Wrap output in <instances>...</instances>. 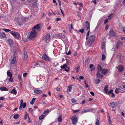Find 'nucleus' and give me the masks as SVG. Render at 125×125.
Returning <instances> with one entry per match:
<instances>
[{
    "instance_id": "nucleus-12",
    "label": "nucleus",
    "mask_w": 125,
    "mask_h": 125,
    "mask_svg": "<svg viewBox=\"0 0 125 125\" xmlns=\"http://www.w3.org/2000/svg\"><path fill=\"white\" fill-rule=\"evenodd\" d=\"M117 104L116 102H112L111 103L110 106L112 108H113L115 107L117 105Z\"/></svg>"
},
{
    "instance_id": "nucleus-5",
    "label": "nucleus",
    "mask_w": 125,
    "mask_h": 125,
    "mask_svg": "<svg viewBox=\"0 0 125 125\" xmlns=\"http://www.w3.org/2000/svg\"><path fill=\"white\" fill-rule=\"evenodd\" d=\"M95 39V37L94 35H92L90 37L88 40L89 43H92L94 41Z\"/></svg>"
},
{
    "instance_id": "nucleus-37",
    "label": "nucleus",
    "mask_w": 125,
    "mask_h": 125,
    "mask_svg": "<svg viewBox=\"0 0 125 125\" xmlns=\"http://www.w3.org/2000/svg\"><path fill=\"white\" fill-rule=\"evenodd\" d=\"M99 120L98 119H96V120L95 125H99Z\"/></svg>"
},
{
    "instance_id": "nucleus-35",
    "label": "nucleus",
    "mask_w": 125,
    "mask_h": 125,
    "mask_svg": "<svg viewBox=\"0 0 125 125\" xmlns=\"http://www.w3.org/2000/svg\"><path fill=\"white\" fill-rule=\"evenodd\" d=\"M45 115H42L39 116V118L40 120L42 119L44 117Z\"/></svg>"
},
{
    "instance_id": "nucleus-40",
    "label": "nucleus",
    "mask_w": 125,
    "mask_h": 125,
    "mask_svg": "<svg viewBox=\"0 0 125 125\" xmlns=\"http://www.w3.org/2000/svg\"><path fill=\"white\" fill-rule=\"evenodd\" d=\"M104 54H103L102 56V60H104L106 58Z\"/></svg>"
},
{
    "instance_id": "nucleus-28",
    "label": "nucleus",
    "mask_w": 125,
    "mask_h": 125,
    "mask_svg": "<svg viewBox=\"0 0 125 125\" xmlns=\"http://www.w3.org/2000/svg\"><path fill=\"white\" fill-rule=\"evenodd\" d=\"M36 99L35 98H34L32 99L30 102V103L31 104H33L34 103L35 100Z\"/></svg>"
},
{
    "instance_id": "nucleus-14",
    "label": "nucleus",
    "mask_w": 125,
    "mask_h": 125,
    "mask_svg": "<svg viewBox=\"0 0 125 125\" xmlns=\"http://www.w3.org/2000/svg\"><path fill=\"white\" fill-rule=\"evenodd\" d=\"M86 110L87 112H93L95 113V111L96 109H95L94 108H90L86 109Z\"/></svg>"
},
{
    "instance_id": "nucleus-53",
    "label": "nucleus",
    "mask_w": 125,
    "mask_h": 125,
    "mask_svg": "<svg viewBox=\"0 0 125 125\" xmlns=\"http://www.w3.org/2000/svg\"><path fill=\"white\" fill-rule=\"evenodd\" d=\"M79 110H73V113H75L77 112H78L79 111Z\"/></svg>"
},
{
    "instance_id": "nucleus-20",
    "label": "nucleus",
    "mask_w": 125,
    "mask_h": 125,
    "mask_svg": "<svg viewBox=\"0 0 125 125\" xmlns=\"http://www.w3.org/2000/svg\"><path fill=\"white\" fill-rule=\"evenodd\" d=\"M58 36L59 37H60V39L62 40V38H63V37H64V38H66V37L65 36L62 35V33H59L58 34Z\"/></svg>"
},
{
    "instance_id": "nucleus-29",
    "label": "nucleus",
    "mask_w": 125,
    "mask_h": 125,
    "mask_svg": "<svg viewBox=\"0 0 125 125\" xmlns=\"http://www.w3.org/2000/svg\"><path fill=\"white\" fill-rule=\"evenodd\" d=\"M67 65L66 64H63V65L61 66V68H63V69H65L67 67Z\"/></svg>"
},
{
    "instance_id": "nucleus-15",
    "label": "nucleus",
    "mask_w": 125,
    "mask_h": 125,
    "mask_svg": "<svg viewBox=\"0 0 125 125\" xmlns=\"http://www.w3.org/2000/svg\"><path fill=\"white\" fill-rule=\"evenodd\" d=\"M118 71L121 72L124 69V67L122 65H119L117 67Z\"/></svg>"
},
{
    "instance_id": "nucleus-41",
    "label": "nucleus",
    "mask_w": 125,
    "mask_h": 125,
    "mask_svg": "<svg viewBox=\"0 0 125 125\" xmlns=\"http://www.w3.org/2000/svg\"><path fill=\"white\" fill-rule=\"evenodd\" d=\"M22 107H23V108H25L26 106V103H24L23 104H21Z\"/></svg>"
},
{
    "instance_id": "nucleus-16",
    "label": "nucleus",
    "mask_w": 125,
    "mask_h": 125,
    "mask_svg": "<svg viewBox=\"0 0 125 125\" xmlns=\"http://www.w3.org/2000/svg\"><path fill=\"white\" fill-rule=\"evenodd\" d=\"M101 71L103 74H105L107 73L108 70L106 69H103Z\"/></svg>"
},
{
    "instance_id": "nucleus-18",
    "label": "nucleus",
    "mask_w": 125,
    "mask_h": 125,
    "mask_svg": "<svg viewBox=\"0 0 125 125\" xmlns=\"http://www.w3.org/2000/svg\"><path fill=\"white\" fill-rule=\"evenodd\" d=\"M96 75L98 77L102 78L103 77V75L100 74L99 72H97L96 73Z\"/></svg>"
},
{
    "instance_id": "nucleus-61",
    "label": "nucleus",
    "mask_w": 125,
    "mask_h": 125,
    "mask_svg": "<svg viewBox=\"0 0 125 125\" xmlns=\"http://www.w3.org/2000/svg\"><path fill=\"white\" fill-rule=\"evenodd\" d=\"M66 53L68 55H69L71 53V51L70 50H69L68 52H66Z\"/></svg>"
},
{
    "instance_id": "nucleus-49",
    "label": "nucleus",
    "mask_w": 125,
    "mask_h": 125,
    "mask_svg": "<svg viewBox=\"0 0 125 125\" xmlns=\"http://www.w3.org/2000/svg\"><path fill=\"white\" fill-rule=\"evenodd\" d=\"M18 79L19 80L21 81L22 79L21 76L20 75H19L18 76Z\"/></svg>"
},
{
    "instance_id": "nucleus-23",
    "label": "nucleus",
    "mask_w": 125,
    "mask_h": 125,
    "mask_svg": "<svg viewBox=\"0 0 125 125\" xmlns=\"http://www.w3.org/2000/svg\"><path fill=\"white\" fill-rule=\"evenodd\" d=\"M120 88H118L116 89L115 93L116 94H119L120 92Z\"/></svg>"
},
{
    "instance_id": "nucleus-38",
    "label": "nucleus",
    "mask_w": 125,
    "mask_h": 125,
    "mask_svg": "<svg viewBox=\"0 0 125 125\" xmlns=\"http://www.w3.org/2000/svg\"><path fill=\"white\" fill-rule=\"evenodd\" d=\"M72 88L71 85L69 86L68 87V91L69 92H70L71 91Z\"/></svg>"
},
{
    "instance_id": "nucleus-63",
    "label": "nucleus",
    "mask_w": 125,
    "mask_h": 125,
    "mask_svg": "<svg viewBox=\"0 0 125 125\" xmlns=\"http://www.w3.org/2000/svg\"><path fill=\"white\" fill-rule=\"evenodd\" d=\"M120 45V44L121 45H123V43L121 42H120V41H119L118 42H117Z\"/></svg>"
},
{
    "instance_id": "nucleus-64",
    "label": "nucleus",
    "mask_w": 125,
    "mask_h": 125,
    "mask_svg": "<svg viewBox=\"0 0 125 125\" xmlns=\"http://www.w3.org/2000/svg\"><path fill=\"white\" fill-rule=\"evenodd\" d=\"M70 29H73V24L72 23L70 25Z\"/></svg>"
},
{
    "instance_id": "nucleus-56",
    "label": "nucleus",
    "mask_w": 125,
    "mask_h": 125,
    "mask_svg": "<svg viewBox=\"0 0 125 125\" xmlns=\"http://www.w3.org/2000/svg\"><path fill=\"white\" fill-rule=\"evenodd\" d=\"M90 94L92 95L93 96H94V94L93 92H90Z\"/></svg>"
},
{
    "instance_id": "nucleus-19",
    "label": "nucleus",
    "mask_w": 125,
    "mask_h": 125,
    "mask_svg": "<svg viewBox=\"0 0 125 125\" xmlns=\"http://www.w3.org/2000/svg\"><path fill=\"white\" fill-rule=\"evenodd\" d=\"M10 70H8L7 72V75L10 77H12V75L11 73L10 72Z\"/></svg>"
},
{
    "instance_id": "nucleus-60",
    "label": "nucleus",
    "mask_w": 125,
    "mask_h": 125,
    "mask_svg": "<svg viewBox=\"0 0 125 125\" xmlns=\"http://www.w3.org/2000/svg\"><path fill=\"white\" fill-rule=\"evenodd\" d=\"M78 4H79L81 7H82L83 6V4L81 3V2H79Z\"/></svg>"
},
{
    "instance_id": "nucleus-6",
    "label": "nucleus",
    "mask_w": 125,
    "mask_h": 125,
    "mask_svg": "<svg viewBox=\"0 0 125 125\" xmlns=\"http://www.w3.org/2000/svg\"><path fill=\"white\" fill-rule=\"evenodd\" d=\"M23 59L24 60H26L28 58V56L27 54L26 50L24 49L23 50Z\"/></svg>"
},
{
    "instance_id": "nucleus-3",
    "label": "nucleus",
    "mask_w": 125,
    "mask_h": 125,
    "mask_svg": "<svg viewBox=\"0 0 125 125\" xmlns=\"http://www.w3.org/2000/svg\"><path fill=\"white\" fill-rule=\"evenodd\" d=\"M10 33L13 35L16 39H19L20 38V34L17 32L11 31L10 32Z\"/></svg>"
},
{
    "instance_id": "nucleus-21",
    "label": "nucleus",
    "mask_w": 125,
    "mask_h": 125,
    "mask_svg": "<svg viewBox=\"0 0 125 125\" xmlns=\"http://www.w3.org/2000/svg\"><path fill=\"white\" fill-rule=\"evenodd\" d=\"M6 37V34L4 32H0V38H4Z\"/></svg>"
},
{
    "instance_id": "nucleus-24",
    "label": "nucleus",
    "mask_w": 125,
    "mask_h": 125,
    "mask_svg": "<svg viewBox=\"0 0 125 125\" xmlns=\"http://www.w3.org/2000/svg\"><path fill=\"white\" fill-rule=\"evenodd\" d=\"M0 90L1 91H8V89L5 87H0Z\"/></svg>"
},
{
    "instance_id": "nucleus-59",
    "label": "nucleus",
    "mask_w": 125,
    "mask_h": 125,
    "mask_svg": "<svg viewBox=\"0 0 125 125\" xmlns=\"http://www.w3.org/2000/svg\"><path fill=\"white\" fill-rule=\"evenodd\" d=\"M17 24L20 25H21L22 24V23L21 22H17Z\"/></svg>"
},
{
    "instance_id": "nucleus-9",
    "label": "nucleus",
    "mask_w": 125,
    "mask_h": 125,
    "mask_svg": "<svg viewBox=\"0 0 125 125\" xmlns=\"http://www.w3.org/2000/svg\"><path fill=\"white\" fill-rule=\"evenodd\" d=\"M115 32L113 30L110 31L108 33L109 36L110 37L114 36L115 35Z\"/></svg>"
},
{
    "instance_id": "nucleus-25",
    "label": "nucleus",
    "mask_w": 125,
    "mask_h": 125,
    "mask_svg": "<svg viewBox=\"0 0 125 125\" xmlns=\"http://www.w3.org/2000/svg\"><path fill=\"white\" fill-rule=\"evenodd\" d=\"M97 70L99 71H101L102 70V67L101 65L99 64H98L97 66Z\"/></svg>"
},
{
    "instance_id": "nucleus-30",
    "label": "nucleus",
    "mask_w": 125,
    "mask_h": 125,
    "mask_svg": "<svg viewBox=\"0 0 125 125\" xmlns=\"http://www.w3.org/2000/svg\"><path fill=\"white\" fill-rule=\"evenodd\" d=\"M19 115L18 114H16L13 116V118L14 119H17L18 118Z\"/></svg>"
},
{
    "instance_id": "nucleus-26",
    "label": "nucleus",
    "mask_w": 125,
    "mask_h": 125,
    "mask_svg": "<svg viewBox=\"0 0 125 125\" xmlns=\"http://www.w3.org/2000/svg\"><path fill=\"white\" fill-rule=\"evenodd\" d=\"M28 118L29 120H30V119L29 116V115L27 113H25L24 116V119L26 120L27 118Z\"/></svg>"
},
{
    "instance_id": "nucleus-55",
    "label": "nucleus",
    "mask_w": 125,
    "mask_h": 125,
    "mask_svg": "<svg viewBox=\"0 0 125 125\" xmlns=\"http://www.w3.org/2000/svg\"><path fill=\"white\" fill-rule=\"evenodd\" d=\"M28 74V73H23V76L24 77H26Z\"/></svg>"
},
{
    "instance_id": "nucleus-17",
    "label": "nucleus",
    "mask_w": 125,
    "mask_h": 125,
    "mask_svg": "<svg viewBox=\"0 0 125 125\" xmlns=\"http://www.w3.org/2000/svg\"><path fill=\"white\" fill-rule=\"evenodd\" d=\"M40 27V25L39 24H37L34 26L33 28V30L34 29H38Z\"/></svg>"
},
{
    "instance_id": "nucleus-50",
    "label": "nucleus",
    "mask_w": 125,
    "mask_h": 125,
    "mask_svg": "<svg viewBox=\"0 0 125 125\" xmlns=\"http://www.w3.org/2000/svg\"><path fill=\"white\" fill-rule=\"evenodd\" d=\"M84 83H85V86L86 87H89V86L88 85V84L86 83V82L85 81H84Z\"/></svg>"
},
{
    "instance_id": "nucleus-1",
    "label": "nucleus",
    "mask_w": 125,
    "mask_h": 125,
    "mask_svg": "<svg viewBox=\"0 0 125 125\" xmlns=\"http://www.w3.org/2000/svg\"><path fill=\"white\" fill-rule=\"evenodd\" d=\"M71 119H72V122L73 125H76L77 123L78 120L77 117L75 116V115L71 117Z\"/></svg>"
},
{
    "instance_id": "nucleus-52",
    "label": "nucleus",
    "mask_w": 125,
    "mask_h": 125,
    "mask_svg": "<svg viewBox=\"0 0 125 125\" xmlns=\"http://www.w3.org/2000/svg\"><path fill=\"white\" fill-rule=\"evenodd\" d=\"M49 112V110L48 109H47L44 111L43 112V114H46L48 113Z\"/></svg>"
},
{
    "instance_id": "nucleus-51",
    "label": "nucleus",
    "mask_w": 125,
    "mask_h": 125,
    "mask_svg": "<svg viewBox=\"0 0 125 125\" xmlns=\"http://www.w3.org/2000/svg\"><path fill=\"white\" fill-rule=\"evenodd\" d=\"M2 30H4L6 32H9L10 31V30L8 29H2Z\"/></svg>"
},
{
    "instance_id": "nucleus-42",
    "label": "nucleus",
    "mask_w": 125,
    "mask_h": 125,
    "mask_svg": "<svg viewBox=\"0 0 125 125\" xmlns=\"http://www.w3.org/2000/svg\"><path fill=\"white\" fill-rule=\"evenodd\" d=\"M107 118L108 119V122H109V124L111 125L112 124V121L110 117Z\"/></svg>"
},
{
    "instance_id": "nucleus-44",
    "label": "nucleus",
    "mask_w": 125,
    "mask_h": 125,
    "mask_svg": "<svg viewBox=\"0 0 125 125\" xmlns=\"http://www.w3.org/2000/svg\"><path fill=\"white\" fill-rule=\"evenodd\" d=\"M87 112L86 110H84L81 112L80 113L82 114H83L84 113Z\"/></svg>"
},
{
    "instance_id": "nucleus-33",
    "label": "nucleus",
    "mask_w": 125,
    "mask_h": 125,
    "mask_svg": "<svg viewBox=\"0 0 125 125\" xmlns=\"http://www.w3.org/2000/svg\"><path fill=\"white\" fill-rule=\"evenodd\" d=\"M100 79H98L95 80V82L96 84L99 83L100 82Z\"/></svg>"
},
{
    "instance_id": "nucleus-54",
    "label": "nucleus",
    "mask_w": 125,
    "mask_h": 125,
    "mask_svg": "<svg viewBox=\"0 0 125 125\" xmlns=\"http://www.w3.org/2000/svg\"><path fill=\"white\" fill-rule=\"evenodd\" d=\"M108 21V20L107 19H106L104 21V23L105 24H106Z\"/></svg>"
},
{
    "instance_id": "nucleus-7",
    "label": "nucleus",
    "mask_w": 125,
    "mask_h": 125,
    "mask_svg": "<svg viewBox=\"0 0 125 125\" xmlns=\"http://www.w3.org/2000/svg\"><path fill=\"white\" fill-rule=\"evenodd\" d=\"M30 37H31L32 38L35 37L36 35V32L35 30H32L30 32Z\"/></svg>"
},
{
    "instance_id": "nucleus-36",
    "label": "nucleus",
    "mask_w": 125,
    "mask_h": 125,
    "mask_svg": "<svg viewBox=\"0 0 125 125\" xmlns=\"http://www.w3.org/2000/svg\"><path fill=\"white\" fill-rule=\"evenodd\" d=\"M62 117L61 115L59 116L58 118V120L59 122H61L62 121Z\"/></svg>"
},
{
    "instance_id": "nucleus-48",
    "label": "nucleus",
    "mask_w": 125,
    "mask_h": 125,
    "mask_svg": "<svg viewBox=\"0 0 125 125\" xmlns=\"http://www.w3.org/2000/svg\"><path fill=\"white\" fill-rule=\"evenodd\" d=\"M105 44H104V43H103L102 44V45L101 47V48L102 49H103L105 48Z\"/></svg>"
},
{
    "instance_id": "nucleus-13",
    "label": "nucleus",
    "mask_w": 125,
    "mask_h": 125,
    "mask_svg": "<svg viewBox=\"0 0 125 125\" xmlns=\"http://www.w3.org/2000/svg\"><path fill=\"white\" fill-rule=\"evenodd\" d=\"M11 60L10 61V63L11 64H13L15 63L16 62V57L15 55L13 56L11 58Z\"/></svg>"
},
{
    "instance_id": "nucleus-46",
    "label": "nucleus",
    "mask_w": 125,
    "mask_h": 125,
    "mask_svg": "<svg viewBox=\"0 0 125 125\" xmlns=\"http://www.w3.org/2000/svg\"><path fill=\"white\" fill-rule=\"evenodd\" d=\"M84 29H81L79 30L78 31L81 33H83L84 32Z\"/></svg>"
},
{
    "instance_id": "nucleus-39",
    "label": "nucleus",
    "mask_w": 125,
    "mask_h": 125,
    "mask_svg": "<svg viewBox=\"0 0 125 125\" xmlns=\"http://www.w3.org/2000/svg\"><path fill=\"white\" fill-rule=\"evenodd\" d=\"M89 31H88L86 34V39L87 40L88 39V37L89 35V34L90 32V30H88Z\"/></svg>"
},
{
    "instance_id": "nucleus-4",
    "label": "nucleus",
    "mask_w": 125,
    "mask_h": 125,
    "mask_svg": "<svg viewBox=\"0 0 125 125\" xmlns=\"http://www.w3.org/2000/svg\"><path fill=\"white\" fill-rule=\"evenodd\" d=\"M42 59L43 60L47 62L50 61L51 60V58L46 54H44L42 55Z\"/></svg>"
},
{
    "instance_id": "nucleus-34",
    "label": "nucleus",
    "mask_w": 125,
    "mask_h": 125,
    "mask_svg": "<svg viewBox=\"0 0 125 125\" xmlns=\"http://www.w3.org/2000/svg\"><path fill=\"white\" fill-rule=\"evenodd\" d=\"M9 81L10 82H14V80H13V78L10 77V78L9 79Z\"/></svg>"
},
{
    "instance_id": "nucleus-47",
    "label": "nucleus",
    "mask_w": 125,
    "mask_h": 125,
    "mask_svg": "<svg viewBox=\"0 0 125 125\" xmlns=\"http://www.w3.org/2000/svg\"><path fill=\"white\" fill-rule=\"evenodd\" d=\"M33 109H32L29 108V112L32 114Z\"/></svg>"
},
{
    "instance_id": "nucleus-22",
    "label": "nucleus",
    "mask_w": 125,
    "mask_h": 125,
    "mask_svg": "<svg viewBox=\"0 0 125 125\" xmlns=\"http://www.w3.org/2000/svg\"><path fill=\"white\" fill-rule=\"evenodd\" d=\"M10 93L11 94H13L15 95H16L17 93V92L15 90V89H14L12 91L10 92Z\"/></svg>"
},
{
    "instance_id": "nucleus-10",
    "label": "nucleus",
    "mask_w": 125,
    "mask_h": 125,
    "mask_svg": "<svg viewBox=\"0 0 125 125\" xmlns=\"http://www.w3.org/2000/svg\"><path fill=\"white\" fill-rule=\"evenodd\" d=\"M34 92L36 94H40L42 93V91L41 90H39V89L37 88H36V89L34 90Z\"/></svg>"
},
{
    "instance_id": "nucleus-43",
    "label": "nucleus",
    "mask_w": 125,
    "mask_h": 125,
    "mask_svg": "<svg viewBox=\"0 0 125 125\" xmlns=\"http://www.w3.org/2000/svg\"><path fill=\"white\" fill-rule=\"evenodd\" d=\"M113 91V90H111L109 91L108 93V95L110 94H112Z\"/></svg>"
},
{
    "instance_id": "nucleus-45",
    "label": "nucleus",
    "mask_w": 125,
    "mask_h": 125,
    "mask_svg": "<svg viewBox=\"0 0 125 125\" xmlns=\"http://www.w3.org/2000/svg\"><path fill=\"white\" fill-rule=\"evenodd\" d=\"M72 101L73 103H76L77 102V101L74 98H72Z\"/></svg>"
},
{
    "instance_id": "nucleus-62",
    "label": "nucleus",
    "mask_w": 125,
    "mask_h": 125,
    "mask_svg": "<svg viewBox=\"0 0 125 125\" xmlns=\"http://www.w3.org/2000/svg\"><path fill=\"white\" fill-rule=\"evenodd\" d=\"M94 67V65L93 64H90V65L89 67L90 69H92Z\"/></svg>"
},
{
    "instance_id": "nucleus-32",
    "label": "nucleus",
    "mask_w": 125,
    "mask_h": 125,
    "mask_svg": "<svg viewBox=\"0 0 125 125\" xmlns=\"http://www.w3.org/2000/svg\"><path fill=\"white\" fill-rule=\"evenodd\" d=\"M23 100L22 99H21V101L20 102V103H21L20 105V107L19 108V110H21V108H22L21 104H23Z\"/></svg>"
},
{
    "instance_id": "nucleus-31",
    "label": "nucleus",
    "mask_w": 125,
    "mask_h": 125,
    "mask_svg": "<svg viewBox=\"0 0 125 125\" xmlns=\"http://www.w3.org/2000/svg\"><path fill=\"white\" fill-rule=\"evenodd\" d=\"M113 14L112 13L110 14L108 17V19L109 20H111L113 17Z\"/></svg>"
},
{
    "instance_id": "nucleus-8",
    "label": "nucleus",
    "mask_w": 125,
    "mask_h": 125,
    "mask_svg": "<svg viewBox=\"0 0 125 125\" xmlns=\"http://www.w3.org/2000/svg\"><path fill=\"white\" fill-rule=\"evenodd\" d=\"M50 38V34H48L46 35L44 37V38L43 40L45 42H46L47 40H48Z\"/></svg>"
},
{
    "instance_id": "nucleus-2",
    "label": "nucleus",
    "mask_w": 125,
    "mask_h": 125,
    "mask_svg": "<svg viewBox=\"0 0 125 125\" xmlns=\"http://www.w3.org/2000/svg\"><path fill=\"white\" fill-rule=\"evenodd\" d=\"M83 27L85 30H90V25L88 21H86L84 23Z\"/></svg>"
},
{
    "instance_id": "nucleus-11",
    "label": "nucleus",
    "mask_w": 125,
    "mask_h": 125,
    "mask_svg": "<svg viewBox=\"0 0 125 125\" xmlns=\"http://www.w3.org/2000/svg\"><path fill=\"white\" fill-rule=\"evenodd\" d=\"M8 45L10 47H12L13 44V42L11 39H9L8 41Z\"/></svg>"
},
{
    "instance_id": "nucleus-58",
    "label": "nucleus",
    "mask_w": 125,
    "mask_h": 125,
    "mask_svg": "<svg viewBox=\"0 0 125 125\" xmlns=\"http://www.w3.org/2000/svg\"><path fill=\"white\" fill-rule=\"evenodd\" d=\"M61 18H56L55 19V21H60L61 20Z\"/></svg>"
},
{
    "instance_id": "nucleus-27",
    "label": "nucleus",
    "mask_w": 125,
    "mask_h": 125,
    "mask_svg": "<svg viewBox=\"0 0 125 125\" xmlns=\"http://www.w3.org/2000/svg\"><path fill=\"white\" fill-rule=\"evenodd\" d=\"M108 86L107 85H106L104 87V91L106 93H107L108 90Z\"/></svg>"
},
{
    "instance_id": "nucleus-57",
    "label": "nucleus",
    "mask_w": 125,
    "mask_h": 125,
    "mask_svg": "<svg viewBox=\"0 0 125 125\" xmlns=\"http://www.w3.org/2000/svg\"><path fill=\"white\" fill-rule=\"evenodd\" d=\"M79 79L81 80H83L84 79V77L83 76H80L79 77Z\"/></svg>"
}]
</instances>
